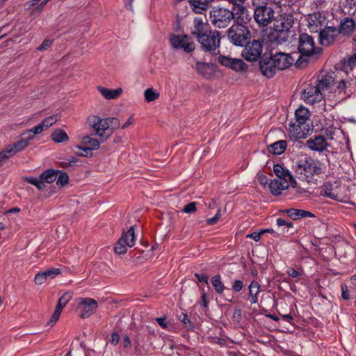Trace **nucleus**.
<instances>
[{
	"label": "nucleus",
	"instance_id": "f257e3e1",
	"mask_svg": "<svg viewBox=\"0 0 356 356\" xmlns=\"http://www.w3.org/2000/svg\"><path fill=\"white\" fill-rule=\"evenodd\" d=\"M344 73L343 70L329 72L322 75L313 83L308 84L302 92V99L307 104H314L323 100L324 92H341L346 87L348 82L341 78Z\"/></svg>",
	"mask_w": 356,
	"mask_h": 356
},
{
	"label": "nucleus",
	"instance_id": "f03ea898",
	"mask_svg": "<svg viewBox=\"0 0 356 356\" xmlns=\"http://www.w3.org/2000/svg\"><path fill=\"white\" fill-rule=\"evenodd\" d=\"M191 35L195 37L200 44L202 49L211 55L220 53V33L212 30L209 24L200 17H195L191 28Z\"/></svg>",
	"mask_w": 356,
	"mask_h": 356
},
{
	"label": "nucleus",
	"instance_id": "7ed1b4c3",
	"mask_svg": "<svg viewBox=\"0 0 356 356\" xmlns=\"http://www.w3.org/2000/svg\"><path fill=\"white\" fill-rule=\"evenodd\" d=\"M293 169L298 179L309 182L322 172L321 163L305 154H298L294 159Z\"/></svg>",
	"mask_w": 356,
	"mask_h": 356
},
{
	"label": "nucleus",
	"instance_id": "20e7f679",
	"mask_svg": "<svg viewBox=\"0 0 356 356\" xmlns=\"http://www.w3.org/2000/svg\"><path fill=\"white\" fill-rule=\"evenodd\" d=\"M309 111L303 106L296 109L295 112V121L289 123V131L291 138L294 139L305 138L312 129L309 125Z\"/></svg>",
	"mask_w": 356,
	"mask_h": 356
},
{
	"label": "nucleus",
	"instance_id": "39448f33",
	"mask_svg": "<svg viewBox=\"0 0 356 356\" xmlns=\"http://www.w3.org/2000/svg\"><path fill=\"white\" fill-rule=\"evenodd\" d=\"M267 0H252L254 7L253 17L260 27L268 26L274 19V10L267 6Z\"/></svg>",
	"mask_w": 356,
	"mask_h": 356
},
{
	"label": "nucleus",
	"instance_id": "423d86ee",
	"mask_svg": "<svg viewBox=\"0 0 356 356\" xmlns=\"http://www.w3.org/2000/svg\"><path fill=\"white\" fill-rule=\"evenodd\" d=\"M227 35L233 44L240 47L245 46L251 37L248 27L241 24H233L227 30Z\"/></svg>",
	"mask_w": 356,
	"mask_h": 356
},
{
	"label": "nucleus",
	"instance_id": "0eeeda50",
	"mask_svg": "<svg viewBox=\"0 0 356 356\" xmlns=\"http://www.w3.org/2000/svg\"><path fill=\"white\" fill-rule=\"evenodd\" d=\"M232 12L225 8L214 7L210 11L211 24L219 29L226 28L232 21Z\"/></svg>",
	"mask_w": 356,
	"mask_h": 356
},
{
	"label": "nucleus",
	"instance_id": "6e6552de",
	"mask_svg": "<svg viewBox=\"0 0 356 356\" xmlns=\"http://www.w3.org/2000/svg\"><path fill=\"white\" fill-rule=\"evenodd\" d=\"M298 51L300 56L298 60L304 59V57L319 54L321 50L314 47V39L311 35L302 33L299 36Z\"/></svg>",
	"mask_w": 356,
	"mask_h": 356
},
{
	"label": "nucleus",
	"instance_id": "1a4fd4ad",
	"mask_svg": "<svg viewBox=\"0 0 356 356\" xmlns=\"http://www.w3.org/2000/svg\"><path fill=\"white\" fill-rule=\"evenodd\" d=\"M88 122L95 134L100 138L102 142L106 140L111 135L107 118H101L99 116L92 115L88 118Z\"/></svg>",
	"mask_w": 356,
	"mask_h": 356
},
{
	"label": "nucleus",
	"instance_id": "9d476101",
	"mask_svg": "<svg viewBox=\"0 0 356 356\" xmlns=\"http://www.w3.org/2000/svg\"><path fill=\"white\" fill-rule=\"evenodd\" d=\"M171 47L175 49H183L186 53H191L195 49V44L188 35L171 34L169 38Z\"/></svg>",
	"mask_w": 356,
	"mask_h": 356
},
{
	"label": "nucleus",
	"instance_id": "9b49d317",
	"mask_svg": "<svg viewBox=\"0 0 356 356\" xmlns=\"http://www.w3.org/2000/svg\"><path fill=\"white\" fill-rule=\"evenodd\" d=\"M242 51V56L248 61H256L261 56L263 51V43L259 40H253L248 42Z\"/></svg>",
	"mask_w": 356,
	"mask_h": 356
},
{
	"label": "nucleus",
	"instance_id": "f8f14e48",
	"mask_svg": "<svg viewBox=\"0 0 356 356\" xmlns=\"http://www.w3.org/2000/svg\"><path fill=\"white\" fill-rule=\"evenodd\" d=\"M26 138H22L17 142L8 145L3 151L0 152V158L6 159L8 157L15 155L16 153L25 149L31 139L29 138V134H26Z\"/></svg>",
	"mask_w": 356,
	"mask_h": 356
},
{
	"label": "nucleus",
	"instance_id": "ddd939ff",
	"mask_svg": "<svg viewBox=\"0 0 356 356\" xmlns=\"http://www.w3.org/2000/svg\"><path fill=\"white\" fill-rule=\"evenodd\" d=\"M59 116L56 115H53L44 118L39 124L34 127L33 128L27 130L24 133V135L29 134V138L33 139L34 136L37 134H40L44 129H48L51 127L58 120Z\"/></svg>",
	"mask_w": 356,
	"mask_h": 356
},
{
	"label": "nucleus",
	"instance_id": "4468645a",
	"mask_svg": "<svg viewBox=\"0 0 356 356\" xmlns=\"http://www.w3.org/2000/svg\"><path fill=\"white\" fill-rule=\"evenodd\" d=\"M316 31L319 32V42L323 46L332 44L339 35V30L333 26H325L324 29H316Z\"/></svg>",
	"mask_w": 356,
	"mask_h": 356
},
{
	"label": "nucleus",
	"instance_id": "2eb2a0df",
	"mask_svg": "<svg viewBox=\"0 0 356 356\" xmlns=\"http://www.w3.org/2000/svg\"><path fill=\"white\" fill-rule=\"evenodd\" d=\"M296 181H288L286 178L270 179L268 184V189L273 195H279L282 191L287 189L289 186L296 187Z\"/></svg>",
	"mask_w": 356,
	"mask_h": 356
},
{
	"label": "nucleus",
	"instance_id": "dca6fc26",
	"mask_svg": "<svg viewBox=\"0 0 356 356\" xmlns=\"http://www.w3.org/2000/svg\"><path fill=\"white\" fill-rule=\"evenodd\" d=\"M218 62L224 66L228 67L236 72H245L248 65L240 58H233L229 56L220 55L218 57Z\"/></svg>",
	"mask_w": 356,
	"mask_h": 356
},
{
	"label": "nucleus",
	"instance_id": "f3484780",
	"mask_svg": "<svg viewBox=\"0 0 356 356\" xmlns=\"http://www.w3.org/2000/svg\"><path fill=\"white\" fill-rule=\"evenodd\" d=\"M232 12V20L235 21L234 24H245L250 20L249 11L243 4L239 6H234L230 10Z\"/></svg>",
	"mask_w": 356,
	"mask_h": 356
},
{
	"label": "nucleus",
	"instance_id": "a211bd4d",
	"mask_svg": "<svg viewBox=\"0 0 356 356\" xmlns=\"http://www.w3.org/2000/svg\"><path fill=\"white\" fill-rule=\"evenodd\" d=\"M270 56L273 60V63L275 64L277 71L284 70L289 67L294 62V59L289 54L277 52Z\"/></svg>",
	"mask_w": 356,
	"mask_h": 356
},
{
	"label": "nucleus",
	"instance_id": "6ab92c4d",
	"mask_svg": "<svg viewBox=\"0 0 356 356\" xmlns=\"http://www.w3.org/2000/svg\"><path fill=\"white\" fill-rule=\"evenodd\" d=\"M79 307L81 310L80 316L86 318L95 312L97 308V302L90 298H82L79 304Z\"/></svg>",
	"mask_w": 356,
	"mask_h": 356
},
{
	"label": "nucleus",
	"instance_id": "aec40b11",
	"mask_svg": "<svg viewBox=\"0 0 356 356\" xmlns=\"http://www.w3.org/2000/svg\"><path fill=\"white\" fill-rule=\"evenodd\" d=\"M271 56H264L259 60V69L261 74L267 78H272L276 74L277 70Z\"/></svg>",
	"mask_w": 356,
	"mask_h": 356
},
{
	"label": "nucleus",
	"instance_id": "412c9836",
	"mask_svg": "<svg viewBox=\"0 0 356 356\" xmlns=\"http://www.w3.org/2000/svg\"><path fill=\"white\" fill-rule=\"evenodd\" d=\"M294 22L293 15L289 13H284L278 16L274 22L275 31H289L293 26Z\"/></svg>",
	"mask_w": 356,
	"mask_h": 356
},
{
	"label": "nucleus",
	"instance_id": "4be33fe9",
	"mask_svg": "<svg viewBox=\"0 0 356 356\" xmlns=\"http://www.w3.org/2000/svg\"><path fill=\"white\" fill-rule=\"evenodd\" d=\"M307 145L313 151L323 152L326 149L327 143L323 136H317L309 139L307 141Z\"/></svg>",
	"mask_w": 356,
	"mask_h": 356
},
{
	"label": "nucleus",
	"instance_id": "5701e85b",
	"mask_svg": "<svg viewBox=\"0 0 356 356\" xmlns=\"http://www.w3.org/2000/svg\"><path fill=\"white\" fill-rule=\"evenodd\" d=\"M193 68L198 74L207 79L211 77L213 72V65L210 63L197 61Z\"/></svg>",
	"mask_w": 356,
	"mask_h": 356
},
{
	"label": "nucleus",
	"instance_id": "b1692460",
	"mask_svg": "<svg viewBox=\"0 0 356 356\" xmlns=\"http://www.w3.org/2000/svg\"><path fill=\"white\" fill-rule=\"evenodd\" d=\"M282 212L286 213L288 216L293 220L305 218H313L315 216L314 214L310 211L294 208L283 210Z\"/></svg>",
	"mask_w": 356,
	"mask_h": 356
},
{
	"label": "nucleus",
	"instance_id": "393cba45",
	"mask_svg": "<svg viewBox=\"0 0 356 356\" xmlns=\"http://www.w3.org/2000/svg\"><path fill=\"white\" fill-rule=\"evenodd\" d=\"M261 286L258 282L253 280L248 286L249 300L251 304H256L258 302V295L261 292Z\"/></svg>",
	"mask_w": 356,
	"mask_h": 356
},
{
	"label": "nucleus",
	"instance_id": "a878e982",
	"mask_svg": "<svg viewBox=\"0 0 356 356\" xmlns=\"http://www.w3.org/2000/svg\"><path fill=\"white\" fill-rule=\"evenodd\" d=\"M326 19L325 16L320 13H314L309 17V25L310 28L316 31L318 29L317 27L320 26L319 29H322V26H325Z\"/></svg>",
	"mask_w": 356,
	"mask_h": 356
},
{
	"label": "nucleus",
	"instance_id": "bb28decb",
	"mask_svg": "<svg viewBox=\"0 0 356 356\" xmlns=\"http://www.w3.org/2000/svg\"><path fill=\"white\" fill-rule=\"evenodd\" d=\"M214 0H188L193 10L196 13H202L206 10L211 2Z\"/></svg>",
	"mask_w": 356,
	"mask_h": 356
},
{
	"label": "nucleus",
	"instance_id": "cd10ccee",
	"mask_svg": "<svg viewBox=\"0 0 356 356\" xmlns=\"http://www.w3.org/2000/svg\"><path fill=\"white\" fill-rule=\"evenodd\" d=\"M82 143L84 147H79V149L87 152L88 150L97 149L99 147V142L95 138L86 136L82 138Z\"/></svg>",
	"mask_w": 356,
	"mask_h": 356
},
{
	"label": "nucleus",
	"instance_id": "c85d7f7f",
	"mask_svg": "<svg viewBox=\"0 0 356 356\" xmlns=\"http://www.w3.org/2000/svg\"><path fill=\"white\" fill-rule=\"evenodd\" d=\"M334 184L330 182H326L321 188L320 194L321 195L327 197L332 200H338V193L334 188Z\"/></svg>",
	"mask_w": 356,
	"mask_h": 356
},
{
	"label": "nucleus",
	"instance_id": "c756f323",
	"mask_svg": "<svg viewBox=\"0 0 356 356\" xmlns=\"http://www.w3.org/2000/svg\"><path fill=\"white\" fill-rule=\"evenodd\" d=\"M98 91L106 99H117L122 92V88L108 89L102 86L97 88Z\"/></svg>",
	"mask_w": 356,
	"mask_h": 356
},
{
	"label": "nucleus",
	"instance_id": "7c9ffc66",
	"mask_svg": "<svg viewBox=\"0 0 356 356\" xmlns=\"http://www.w3.org/2000/svg\"><path fill=\"white\" fill-rule=\"evenodd\" d=\"M354 28V20L351 18L346 17L340 23V27L339 29H338L339 33L349 35L353 31Z\"/></svg>",
	"mask_w": 356,
	"mask_h": 356
},
{
	"label": "nucleus",
	"instance_id": "2f4dec72",
	"mask_svg": "<svg viewBox=\"0 0 356 356\" xmlns=\"http://www.w3.org/2000/svg\"><path fill=\"white\" fill-rule=\"evenodd\" d=\"M273 172L276 175L277 179L286 178L288 181L295 180L289 171L287 169L284 168V167L280 164H275L273 165Z\"/></svg>",
	"mask_w": 356,
	"mask_h": 356
},
{
	"label": "nucleus",
	"instance_id": "473e14b6",
	"mask_svg": "<svg viewBox=\"0 0 356 356\" xmlns=\"http://www.w3.org/2000/svg\"><path fill=\"white\" fill-rule=\"evenodd\" d=\"M286 142L284 140H280L270 145L268 149L274 154L280 155L286 150Z\"/></svg>",
	"mask_w": 356,
	"mask_h": 356
},
{
	"label": "nucleus",
	"instance_id": "72a5a7b5",
	"mask_svg": "<svg viewBox=\"0 0 356 356\" xmlns=\"http://www.w3.org/2000/svg\"><path fill=\"white\" fill-rule=\"evenodd\" d=\"M58 170L54 169H48L44 171L40 176L42 181L48 184L53 183L56 181L58 176Z\"/></svg>",
	"mask_w": 356,
	"mask_h": 356
},
{
	"label": "nucleus",
	"instance_id": "f704fd0d",
	"mask_svg": "<svg viewBox=\"0 0 356 356\" xmlns=\"http://www.w3.org/2000/svg\"><path fill=\"white\" fill-rule=\"evenodd\" d=\"M277 33L274 38L275 41L277 44H282L289 41L291 37L293 36V34L291 30L289 31H275Z\"/></svg>",
	"mask_w": 356,
	"mask_h": 356
},
{
	"label": "nucleus",
	"instance_id": "c9c22d12",
	"mask_svg": "<svg viewBox=\"0 0 356 356\" xmlns=\"http://www.w3.org/2000/svg\"><path fill=\"white\" fill-rule=\"evenodd\" d=\"M211 284L213 286L215 291L218 294H222L225 290L226 287L222 282L220 275H216L211 278Z\"/></svg>",
	"mask_w": 356,
	"mask_h": 356
},
{
	"label": "nucleus",
	"instance_id": "e433bc0d",
	"mask_svg": "<svg viewBox=\"0 0 356 356\" xmlns=\"http://www.w3.org/2000/svg\"><path fill=\"white\" fill-rule=\"evenodd\" d=\"M121 238H124V243L128 247H133L136 240L134 227H131L127 232H123Z\"/></svg>",
	"mask_w": 356,
	"mask_h": 356
},
{
	"label": "nucleus",
	"instance_id": "4c0bfd02",
	"mask_svg": "<svg viewBox=\"0 0 356 356\" xmlns=\"http://www.w3.org/2000/svg\"><path fill=\"white\" fill-rule=\"evenodd\" d=\"M51 138L56 143H62L68 140L67 133L62 129H56L51 135Z\"/></svg>",
	"mask_w": 356,
	"mask_h": 356
},
{
	"label": "nucleus",
	"instance_id": "58836bf2",
	"mask_svg": "<svg viewBox=\"0 0 356 356\" xmlns=\"http://www.w3.org/2000/svg\"><path fill=\"white\" fill-rule=\"evenodd\" d=\"M25 180L28 183L35 186L37 187V188L40 191H42L45 188V184H44V181H42V179H41L40 178V179H38L33 177H26Z\"/></svg>",
	"mask_w": 356,
	"mask_h": 356
},
{
	"label": "nucleus",
	"instance_id": "ea45409f",
	"mask_svg": "<svg viewBox=\"0 0 356 356\" xmlns=\"http://www.w3.org/2000/svg\"><path fill=\"white\" fill-rule=\"evenodd\" d=\"M68 180H69L68 175L65 172L58 170V176L56 179V184L58 186L62 187L68 183Z\"/></svg>",
	"mask_w": 356,
	"mask_h": 356
},
{
	"label": "nucleus",
	"instance_id": "a19ab883",
	"mask_svg": "<svg viewBox=\"0 0 356 356\" xmlns=\"http://www.w3.org/2000/svg\"><path fill=\"white\" fill-rule=\"evenodd\" d=\"M145 100L147 102H153L159 98V94L152 88L145 90L144 92Z\"/></svg>",
	"mask_w": 356,
	"mask_h": 356
},
{
	"label": "nucleus",
	"instance_id": "79ce46f5",
	"mask_svg": "<svg viewBox=\"0 0 356 356\" xmlns=\"http://www.w3.org/2000/svg\"><path fill=\"white\" fill-rule=\"evenodd\" d=\"M125 241L124 238H120L115 247V251L118 254H124L127 251V245L124 243Z\"/></svg>",
	"mask_w": 356,
	"mask_h": 356
},
{
	"label": "nucleus",
	"instance_id": "37998d69",
	"mask_svg": "<svg viewBox=\"0 0 356 356\" xmlns=\"http://www.w3.org/2000/svg\"><path fill=\"white\" fill-rule=\"evenodd\" d=\"M107 119L110 127V131H111L112 134L113 131L120 127V120L116 118H107Z\"/></svg>",
	"mask_w": 356,
	"mask_h": 356
},
{
	"label": "nucleus",
	"instance_id": "c03bdc74",
	"mask_svg": "<svg viewBox=\"0 0 356 356\" xmlns=\"http://www.w3.org/2000/svg\"><path fill=\"white\" fill-rule=\"evenodd\" d=\"M178 319L182 322L186 326V327L191 329L193 327L192 322L186 314L181 313L180 315H179Z\"/></svg>",
	"mask_w": 356,
	"mask_h": 356
},
{
	"label": "nucleus",
	"instance_id": "a18cd8bd",
	"mask_svg": "<svg viewBox=\"0 0 356 356\" xmlns=\"http://www.w3.org/2000/svg\"><path fill=\"white\" fill-rule=\"evenodd\" d=\"M43 273L47 279H53L60 273V270L59 268H51L43 271Z\"/></svg>",
	"mask_w": 356,
	"mask_h": 356
},
{
	"label": "nucleus",
	"instance_id": "49530a36",
	"mask_svg": "<svg viewBox=\"0 0 356 356\" xmlns=\"http://www.w3.org/2000/svg\"><path fill=\"white\" fill-rule=\"evenodd\" d=\"M196 205L197 203L195 202H192L186 205L182 209V211L186 213H193L196 211Z\"/></svg>",
	"mask_w": 356,
	"mask_h": 356
},
{
	"label": "nucleus",
	"instance_id": "de8ad7c7",
	"mask_svg": "<svg viewBox=\"0 0 356 356\" xmlns=\"http://www.w3.org/2000/svg\"><path fill=\"white\" fill-rule=\"evenodd\" d=\"M72 295L70 292H66L62 295V296L59 298L58 302L60 305H63L65 306L68 302L72 299Z\"/></svg>",
	"mask_w": 356,
	"mask_h": 356
},
{
	"label": "nucleus",
	"instance_id": "09e8293b",
	"mask_svg": "<svg viewBox=\"0 0 356 356\" xmlns=\"http://www.w3.org/2000/svg\"><path fill=\"white\" fill-rule=\"evenodd\" d=\"M34 280L36 284L40 285L47 280V278L43 272H40L35 275Z\"/></svg>",
	"mask_w": 356,
	"mask_h": 356
},
{
	"label": "nucleus",
	"instance_id": "8fccbe9b",
	"mask_svg": "<svg viewBox=\"0 0 356 356\" xmlns=\"http://www.w3.org/2000/svg\"><path fill=\"white\" fill-rule=\"evenodd\" d=\"M276 224L279 226H286L288 228H292L293 225L291 222L285 220L281 218H279L276 220Z\"/></svg>",
	"mask_w": 356,
	"mask_h": 356
},
{
	"label": "nucleus",
	"instance_id": "3c124183",
	"mask_svg": "<svg viewBox=\"0 0 356 356\" xmlns=\"http://www.w3.org/2000/svg\"><path fill=\"white\" fill-rule=\"evenodd\" d=\"M220 216H221L220 210H218L217 211L216 214L213 218L207 219L206 220V222H207V225H215L218 221Z\"/></svg>",
	"mask_w": 356,
	"mask_h": 356
},
{
	"label": "nucleus",
	"instance_id": "603ef678",
	"mask_svg": "<svg viewBox=\"0 0 356 356\" xmlns=\"http://www.w3.org/2000/svg\"><path fill=\"white\" fill-rule=\"evenodd\" d=\"M243 287V281L240 280H235L233 284H232V289L235 291V292H239L240 291L242 290Z\"/></svg>",
	"mask_w": 356,
	"mask_h": 356
},
{
	"label": "nucleus",
	"instance_id": "864d4df0",
	"mask_svg": "<svg viewBox=\"0 0 356 356\" xmlns=\"http://www.w3.org/2000/svg\"><path fill=\"white\" fill-rule=\"evenodd\" d=\"M52 44V40L46 39L44 40L42 43L37 48L39 51H44L47 49Z\"/></svg>",
	"mask_w": 356,
	"mask_h": 356
},
{
	"label": "nucleus",
	"instance_id": "5fc2aeb1",
	"mask_svg": "<svg viewBox=\"0 0 356 356\" xmlns=\"http://www.w3.org/2000/svg\"><path fill=\"white\" fill-rule=\"evenodd\" d=\"M266 231H261L259 232H254L252 234H249L247 235V238H250L253 239L255 241H259L260 240L261 236L265 233Z\"/></svg>",
	"mask_w": 356,
	"mask_h": 356
},
{
	"label": "nucleus",
	"instance_id": "6e6d98bb",
	"mask_svg": "<svg viewBox=\"0 0 356 356\" xmlns=\"http://www.w3.org/2000/svg\"><path fill=\"white\" fill-rule=\"evenodd\" d=\"M60 315V314L59 313L54 312V313L51 315V318L48 321L47 324L50 326H53L56 323V322L58 320Z\"/></svg>",
	"mask_w": 356,
	"mask_h": 356
},
{
	"label": "nucleus",
	"instance_id": "4d7b16f0",
	"mask_svg": "<svg viewBox=\"0 0 356 356\" xmlns=\"http://www.w3.org/2000/svg\"><path fill=\"white\" fill-rule=\"evenodd\" d=\"M201 305L205 309H207L208 308V301H207V295H206V293L204 292V289L202 290V293H201Z\"/></svg>",
	"mask_w": 356,
	"mask_h": 356
},
{
	"label": "nucleus",
	"instance_id": "13d9d810",
	"mask_svg": "<svg viewBox=\"0 0 356 356\" xmlns=\"http://www.w3.org/2000/svg\"><path fill=\"white\" fill-rule=\"evenodd\" d=\"M120 335L117 332H113L111 337L110 343L116 346L119 343Z\"/></svg>",
	"mask_w": 356,
	"mask_h": 356
},
{
	"label": "nucleus",
	"instance_id": "bf43d9fd",
	"mask_svg": "<svg viewBox=\"0 0 356 356\" xmlns=\"http://www.w3.org/2000/svg\"><path fill=\"white\" fill-rule=\"evenodd\" d=\"M286 273L291 277L296 278L298 277L300 274L296 269L293 268H288L286 270Z\"/></svg>",
	"mask_w": 356,
	"mask_h": 356
},
{
	"label": "nucleus",
	"instance_id": "052dcab7",
	"mask_svg": "<svg viewBox=\"0 0 356 356\" xmlns=\"http://www.w3.org/2000/svg\"><path fill=\"white\" fill-rule=\"evenodd\" d=\"M195 277L197 279L198 282L208 284V276L206 274L195 273Z\"/></svg>",
	"mask_w": 356,
	"mask_h": 356
},
{
	"label": "nucleus",
	"instance_id": "680f3d73",
	"mask_svg": "<svg viewBox=\"0 0 356 356\" xmlns=\"http://www.w3.org/2000/svg\"><path fill=\"white\" fill-rule=\"evenodd\" d=\"M258 180L259 181V183L263 185L265 188H268V178L266 177V176L262 175H260L259 177H258Z\"/></svg>",
	"mask_w": 356,
	"mask_h": 356
},
{
	"label": "nucleus",
	"instance_id": "e2e57ef3",
	"mask_svg": "<svg viewBox=\"0 0 356 356\" xmlns=\"http://www.w3.org/2000/svg\"><path fill=\"white\" fill-rule=\"evenodd\" d=\"M122 345L124 348H129L131 346V340L128 335L123 337Z\"/></svg>",
	"mask_w": 356,
	"mask_h": 356
},
{
	"label": "nucleus",
	"instance_id": "0e129e2a",
	"mask_svg": "<svg viewBox=\"0 0 356 356\" xmlns=\"http://www.w3.org/2000/svg\"><path fill=\"white\" fill-rule=\"evenodd\" d=\"M341 291L342 298L345 300H348L350 298V296L346 285H341Z\"/></svg>",
	"mask_w": 356,
	"mask_h": 356
},
{
	"label": "nucleus",
	"instance_id": "69168bd1",
	"mask_svg": "<svg viewBox=\"0 0 356 356\" xmlns=\"http://www.w3.org/2000/svg\"><path fill=\"white\" fill-rule=\"evenodd\" d=\"M135 122V119L134 118L133 116H131L129 117V118L127 120V122L123 124V125L122 126V129H125L127 127H128L129 125L131 124H133Z\"/></svg>",
	"mask_w": 356,
	"mask_h": 356
},
{
	"label": "nucleus",
	"instance_id": "338daca9",
	"mask_svg": "<svg viewBox=\"0 0 356 356\" xmlns=\"http://www.w3.org/2000/svg\"><path fill=\"white\" fill-rule=\"evenodd\" d=\"M158 324L163 328L167 327V323H165V319L164 318H157L156 319Z\"/></svg>",
	"mask_w": 356,
	"mask_h": 356
},
{
	"label": "nucleus",
	"instance_id": "774afa93",
	"mask_svg": "<svg viewBox=\"0 0 356 356\" xmlns=\"http://www.w3.org/2000/svg\"><path fill=\"white\" fill-rule=\"evenodd\" d=\"M282 318L286 321V322L291 323V321L293 319V316L291 314H283L282 315Z\"/></svg>",
	"mask_w": 356,
	"mask_h": 356
}]
</instances>
